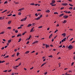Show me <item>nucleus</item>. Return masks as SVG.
<instances>
[{
	"instance_id": "nucleus-1",
	"label": "nucleus",
	"mask_w": 75,
	"mask_h": 75,
	"mask_svg": "<svg viewBox=\"0 0 75 75\" xmlns=\"http://www.w3.org/2000/svg\"><path fill=\"white\" fill-rule=\"evenodd\" d=\"M52 3H51L50 4L52 6H55L57 4H54V3H55V0H52Z\"/></svg>"
},
{
	"instance_id": "nucleus-2",
	"label": "nucleus",
	"mask_w": 75,
	"mask_h": 75,
	"mask_svg": "<svg viewBox=\"0 0 75 75\" xmlns=\"http://www.w3.org/2000/svg\"><path fill=\"white\" fill-rule=\"evenodd\" d=\"M72 46L71 45H70L69 47H68V48L69 49H70V50H71V49H72Z\"/></svg>"
},
{
	"instance_id": "nucleus-3",
	"label": "nucleus",
	"mask_w": 75,
	"mask_h": 75,
	"mask_svg": "<svg viewBox=\"0 0 75 75\" xmlns=\"http://www.w3.org/2000/svg\"><path fill=\"white\" fill-rule=\"evenodd\" d=\"M62 5H63V6H67L68 5V4L67 3H62Z\"/></svg>"
},
{
	"instance_id": "nucleus-4",
	"label": "nucleus",
	"mask_w": 75,
	"mask_h": 75,
	"mask_svg": "<svg viewBox=\"0 0 75 75\" xmlns=\"http://www.w3.org/2000/svg\"><path fill=\"white\" fill-rule=\"evenodd\" d=\"M68 17V16H67L66 15L63 16V18H67Z\"/></svg>"
},
{
	"instance_id": "nucleus-5",
	"label": "nucleus",
	"mask_w": 75,
	"mask_h": 75,
	"mask_svg": "<svg viewBox=\"0 0 75 75\" xmlns=\"http://www.w3.org/2000/svg\"><path fill=\"white\" fill-rule=\"evenodd\" d=\"M62 35H63V37H65L66 36V34L64 33L62 34Z\"/></svg>"
},
{
	"instance_id": "nucleus-6",
	"label": "nucleus",
	"mask_w": 75,
	"mask_h": 75,
	"mask_svg": "<svg viewBox=\"0 0 75 75\" xmlns=\"http://www.w3.org/2000/svg\"><path fill=\"white\" fill-rule=\"evenodd\" d=\"M24 10V8H21V9H19L18 10V11H21V10Z\"/></svg>"
},
{
	"instance_id": "nucleus-7",
	"label": "nucleus",
	"mask_w": 75,
	"mask_h": 75,
	"mask_svg": "<svg viewBox=\"0 0 75 75\" xmlns=\"http://www.w3.org/2000/svg\"><path fill=\"white\" fill-rule=\"evenodd\" d=\"M32 25V24H29L27 26V27H30Z\"/></svg>"
},
{
	"instance_id": "nucleus-8",
	"label": "nucleus",
	"mask_w": 75,
	"mask_h": 75,
	"mask_svg": "<svg viewBox=\"0 0 75 75\" xmlns=\"http://www.w3.org/2000/svg\"><path fill=\"white\" fill-rule=\"evenodd\" d=\"M40 18L38 17L37 18H35V20H40Z\"/></svg>"
},
{
	"instance_id": "nucleus-9",
	"label": "nucleus",
	"mask_w": 75,
	"mask_h": 75,
	"mask_svg": "<svg viewBox=\"0 0 75 75\" xmlns=\"http://www.w3.org/2000/svg\"><path fill=\"white\" fill-rule=\"evenodd\" d=\"M67 21L66 20H65L64 21H63V24H65V23H67Z\"/></svg>"
},
{
	"instance_id": "nucleus-10",
	"label": "nucleus",
	"mask_w": 75,
	"mask_h": 75,
	"mask_svg": "<svg viewBox=\"0 0 75 75\" xmlns=\"http://www.w3.org/2000/svg\"><path fill=\"white\" fill-rule=\"evenodd\" d=\"M38 42V41H35L32 44H36V43H37Z\"/></svg>"
},
{
	"instance_id": "nucleus-11",
	"label": "nucleus",
	"mask_w": 75,
	"mask_h": 75,
	"mask_svg": "<svg viewBox=\"0 0 75 75\" xmlns=\"http://www.w3.org/2000/svg\"><path fill=\"white\" fill-rule=\"evenodd\" d=\"M52 34L50 35L49 38H51L52 37Z\"/></svg>"
},
{
	"instance_id": "nucleus-12",
	"label": "nucleus",
	"mask_w": 75,
	"mask_h": 75,
	"mask_svg": "<svg viewBox=\"0 0 75 75\" xmlns=\"http://www.w3.org/2000/svg\"><path fill=\"white\" fill-rule=\"evenodd\" d=\"M11 23V21H8V24H10Z\"/></svg>"
},
{
	"instance_id": "nucleus-13",
	"label": "nucleus",
	"mask_w": 75,
	"mask_h": 75,
	"mask_svg": "<svg viewBox=\"0 0 75 75\" xmlns=\"http://www.w3.org/2000/svg\"><path fill=\"white\" fill-rule=\"evenodd\" d=\"M34 28V27H33L31 28V29L30 30V32H32V31H33V30Z\"/></svg>"
},
{
	"instance_id": "nucleus-14",
	"label": "nucleus",
	"mask_w": 75,
	"mask_h": 75,
	"mask_svg": "<svg viewBox=\"0 0 75 75\" xmlns=\"http://www.w3.org/2000/svg\"><path fill=\"white\" fill-rule=\"evenodd\" d=\"M11 42V40H9L8 41V43H10V42Z\"/></svg>"
},
{
	"instance_id": "nucleus-15",
	"label": "nucleus",
	"mask_w": 75,
	"mask_h": 75,
	"mask_svg": "<svg viewBox=\"0 0 75 75\" xmlns=\"http://www.w3.org/2000/svg\"><path fill=\"white\" fill-rule=\"evenodd\" d=\"M27 18V17H25V18L23 19V20L24 21H25V20H26Z\"/></svg>"
},
{
	"instance_id": "nucleus-16",
	"label": "nucleus",
	"mask_w": 75,
	"mask_h": 75,
	"mask_svg": "<svg viewBox=\"0 0 75 75\" xmlns=\"http://www.w3.org/2000/svg\"><path fill=\"white\" fill-rule=\"evenodd\" d=\"M64 13H62V14H60L59 16V17H62V16H63V15H64Z\"/></svg>"
},
{
	"instance_id": "nucleus-17",
	"label": "nucleus",
	"mask_w": 75,
	"mask_h": 75,
	"mask_svg": "<svg viewBox=\"0 0 75 75\" xmlns=\"http://www.w3.org/2000/svg\"><path fill=\"white\" fill-rule=\"evenodd\" d=\"M46 13H50V10H48L47 11H46Z\"/></svg>"
},
{
	"instance_id": "nucleus-18",
	"label": "nucleus",
	"mask_w": 75,
	"mask_h": 75,
	"mask_svg": "<svg viewBox=\"0 0 75 75\" xmlns=\"http://www.w3.org/2000/svg\"><path fill=\"white\" fill-rule=\"evenodd\" d=\"M4 33V31L2 32L1 33H0V34H3Z\"/></svg>"
},
{
	"instance_id": "nucleus-19",
	"label": "nucleus",
	"mask_w": 75,
	"mask_h": 75,
	"mask_svg": "<svg viewBox=\"0 0 75 75\" xmlns=\"http://www.w3.org/2000/svg\"><path fill=\"white\" fill-rule=\"evenodd\" d=\"M12 16V14H11L8 15L7 16L8 17H10V16Z\"/></svg>"
},
{
	"instance_id": "nucleus-20",
	"label": "nucleus",
	"mask_w": 75,
	"mask_h": 75,
	"mask_svg": "<svg viewBox=\"0 0 75 75\" xmlns=\"http://www.w3.org/2000/svg\"><path fill=\"white\" fill-rule=\"evenodd\" d=\"M21 41V38H20L19 39V41H18V42H20V41Z\"/></svg>"
},
{
	"instance_id": "nucleus-21",
	"label": "nucleus",
	"mask_w": 75,
	"mask_h": 75,
	"mask_svg": "<svg viewBox=\"0 0 75 75\" xmlns=\"http://www.w3.org/2000/svg\"><path fill=\"white\" fill-rule=\"evenodd\" d=\"M73 9V8H72V7H70L69 8V10H72Z\"/></svg>"
},
{
	"instance_id": "nucleus-22",
	"label": "nucleus",
	"mask_w": 75,
	"mask_h": 75,
	"mask_svg": "<svg viewBox=\"0 0 75 75\" xmlns=\"http://www.w3.org/2000/svg\"><path fill=\"white\" fill-rule=\"evenodd\" d=\"M30 52L29 51H27L25 52V54H28Z\"/></svg>"
},
{
	"instance_id": "nucleus-23",
	"label": "nucleus",
	"mask_w": 75,
	"mask_h": 75,
	"mask_svg": "<svg viewBox=\"0 0 75 75\" xmlns=\"http://www.w3.org/2000/svg\"><path fill=\"white\" fill-rule=\"evenodd\" d=\"M22 35H21L20 34V35H18L17 36V37H20V36H21Z\"/></svg>"
},
{
	"instance_id": "nucleus-24",
	"label": "nucleus",
	"mask_w": 75,
	"mask_h": 75,
	"mask_svg": "<svg viewBox=\"0 0 75 75\" xmlns=\"http://www.w3.org/2000/svg\"><path fill=\"white\" fill-rule=\"evenodd\" d=\"M26 33V31H25L22 34V35H24L25 34V33Z\"/></svg>"
},
{
	"instance_id": "nucleus-25",
	"label": "nucleus",
	"mask_w": 75,
	"mask_h": 75,
	"mask_svg": "<svg viewBox=\"0 0 75 75\" xmlns=\"http://www.w3.org/2000/svg\"><path fill=\"white\" fill-rule=\"evenodd\" d=\"M53 57V56H52V55H50V56H48V57H49L50 58H52Z\"/></svg>"
},
{
	"instance_id": "nucleus-26",
	"label": "nucleus",
	"mask_w": 75,
	"mask_h": 75,
	"mask_svg": "<svg viewBox=\"0 0 75 75\" xmlns=\"http://www.w3.org/2000/svg\"><path fill=\"white\" fill-rule=\"evenodd\" d=\"M30 5H32V6H34V4L33 3H32L31 4H30Z\"/></svg>"
},
{
	"instance_id": "nucleus-27",
	"label": "nucleus",
	"mask_w": 75,
	"mask_h": 75,
	"mask_svg": "<svg viewBox=\"0 0 75 75\" xmlns=\"http://www.w3.org/2000/svg\"><path fill=\"white\" fill-rule=\"evenodd\" d=\"M42 27V26L41 25L39 27H38V28H41Z\"/></svg>"
},
{
	"instance_id": "nucleus-28",
	"label": "nucleus",
	"mask_w": 75,
	"mask_h": 75,
	"mask_svg": "<svg viewBox=\"0 0 75 75\" xmlns=\"http://www.w3.org/2000/svg\"><path fill=\"white\" fill-rule=\"evenodd\" d=\"M69 5L70 6H71V7H73V5L72 4H69Z\"/></svg>"
},
{
	"instance_id": "nucleus-29",
	"label": "nucleus",
	"mask_w": 75,
	"mask_h": 75,
	"mask_svg": "<svg viewBox=\"0 0 75 75\" xmlns=\"http://www.w3.org/2000/svg\"><path fill=\"white\" fill-rule=\"evenodd\" d=\"M31 38V35H30L29 36V37L28 38V40H30V39Z\"/></svg>"
},
{
	"instance_id": "nucleus-30",
	"label": "nucleus",
	"mask_w": 75,
	"mask_h": 75,
	"mask_svg": "<svg viewBox=\"0 0 75 75\" xmlns=\"http://www.w3.org/2000/svg\"><path fill=\"white\" fill-rule=\"evenodd\" d=\"M66 38H64V39H63L64 40V41H66Z\"/></svg>"
},
{
	"instance_id": "nucleus-31",
	"label": "nucleus",
	"mask_w": 75,
	"mask_h": 75,
	"mask_svg": "<svg viewBox=\"0 0 75 75\" xmlns=\"http://www.w3.org/2000/svg\"><path fill=\"white\" fill-rule=\"evenodd\" d=\"M54 14H58V13L57 12H55L54 13Z\"/></svg>"
},
{
	"instance_id": "nucleus-32",
	"label": "nucleus",
	"mask_w": 75,
	"mask_h": 75,
	"mask_svg": "<svg viewBox=\"0 0 75 75\" xmlns=\"http://www.w3.org/2000/svg\"><path fill=\"white\" fill-rule=\"evenodd\" d=\"M18 55H20V53H19V52L17 53L16 54L17 56H18Z\"/></svg>"
},
{
	"instance_id": "nucleus-33",
	"label": "nucleus",
	"mask_w": 75,
	"mask_h": 75,
	"mask_svg": "<svg viewBox=\"0 0 75 75\" xmlns=\"http://www.w3.org/2000/svg\"><path fill=\"white\" fill-rule=\"evenodd\" d=\"M45 47L46 48H48V45H47V44H46Z\"/></svg>"
},
{
	"instance_id": "nucleus-34",
	"label": "nucleus",
	"mask_w": 75,
	"mask_h": 75,
	"mask_svg": "<svg viewBox=\"0 0 75 75\" xmlns=\"http://www.w3.org/2000/svg\"><path fill=\"white\" fill-rule=\"evenodd\" d=\"M21 15V12H19L18 13V15H19V16H20V15Z\"/></svg>"
},
{
	"instance_id": "nucleus-35",
	"label": "nucleus",
	"mask_w": 75,
	"mask_h": 75,
	"mask_svg": "<svg viewBox=\"0 0 75 75\" xmlns=\"http://www.w3.org/2000/svg\"><path fill=\"white\" fill-rule=\"evenodd\" d=\"M63 12L65 13H68V11H65Z\"/></svg>"
},
{
	"instance_id": "nucleus-36",
	"label": "nucleus",
	"mask_w": 75,
	"mask_h": 75,
	"mask_svg": "<svg viewBox=\"0 0 75 75\" xmlns=\"http://www.w3.org/2000/svg\"><path fill=\"white\" fill-rule=\"evenodd\" d=\"M35 25V23H32V25Z\"/></svg>"
},
{
	"instance_id": "nucleus-37",
	"label": "nucleus",
	"mask_w": 75,
	"mask_h": 75,
	"mask_svg": "<svg viewBox=\"0 0 75 75\" xmlns=\"http://www.w3.org/2000/svg\"><path fill=\"white\" fill-rule=\"evenodd\" d=\"M73 38H71V39L69 41H72V40H73Z\"/></svg>"
},
{
	"instance_id": "nucleus-38",
	"label": "nucleus",
	"mask_w": 75,
	"mask_h": 75,
	"mask_svg": "<svg viewBox=\"0 0 75 75\" xmlns=\"http://www.w3.org/2000/svg\"><path fill=\"white\" fill-rule=\"evenodd\" d=\"M42 17V15H41L39 17L40 18H41Z\"/></svg>"
},
{
	"instance_id": "nucleus-39",
	"label": "nucleus",
	"mask_w": 75,
	"mask_h": 75,
	"mask_svg": "<svg viewBox=\"0 0 75 75\" xmlns=\"http://www.w3.org/2000/svg\"><path fill=\"white\" fill-rule=\"evenodd\" d=\"M5 16H3L2 17V20H3V19H4V18H5Z\"/></svg>"
},
{
	"instance_id": "nucleus-40",
	"label": "nucleus",
	"mask_w": 75,
	"mask_h": 75,
	"mask_svg": "<svg viewBox=\"0 0 75 75\" xmlns=\"http://www.w3.org/2000/svg\"><path fill=\"white\" fill-rule=\"evenodd\" d=\"M68 14H70L71 13V11H69L68 12Z\"/></svg>"
},
{
	"instance_id": "nucleus-41",
	"label": "nucleus",
	"mask_w": 75,
	"mask_h": 75,
	"mask_svg": "<svg viewBox=\"0 0 75 75\" xmlns=\"http://www.w3.org/2000/svg\"><path fill=\"white\" fill-rule=\"evenodd\" d=\"M15 32L16 33H18V30H15Z\"/></svg>"
},
{
	"instance_id": "nucleus-42",
	"label": "nucleus",
	"mask_w": 75,
	"mask_h": 75,
	"mask_svg": "<svg viewBox=\"0 0 75 75\" xmlns=\"http://www.w3.org/2000/svg\"><path fill=\"white\" fill-rule=\"evenodd\" d=\"M29 43H30V42L29 41H28L26 43V44H29Z\"/></svg>"
},
{
	"instance_id": "nucleus-43",
	"label": "nucleus",
	"mask_w": 75,
	"mask_h": 75,
	"mask_svg": "<svg viewBox=\"0 0 75 75\" xmlns=\"http://www.w3.org/2000/svg\"><path fill=\"white\" fill-rule=\"evenodd\" d=\"M7 11V10L6 9V10H4V12H6V11Z\"/></svg>"
},
{
	"instance_id": "nucleus-44",
	"label": "nucleus",
	"mask_w": 75,
	"mask_h": 75,
	"mask_svg": "<svg viewBox=\"0 0 75 75\" xmlns=\"http://www.w3.org/2000/svg\"><path fill=\"white\" fill-rule=\"evenodd\" d=\"M22 28L21 27H18V29H20V28Z\"/></svg>"
},
{
	"instance_id": "nucleus-45",
	"label": "nucleus",
	"mask_w": 75,
	"mask_h": 75,
	"mask_svg": "<svg viewBox=\"0 0 75 75\" xmlns=\"http://www.w3.org/2000/svg\"><path fill=\"white\" fill-rule=\"evenodd\" d=\"M74 64V62H73L71 63V66H72L73 65V64Z\"/></svg>"
},
{
	"instance_id": "nucleus-46",
	"label": "nucleus",
	"mask_w": 75,
	"mask_h": 75,
	"mask_svg": "<svg viewBox=\"0 0 75 75\" xmlns=\"http://www.w3.org/2000/svg\"><path fill=\"white\" fill-rule=\"evenodd\" d=\"M35 16H38V14H37V13L35 14Z\"/></svg>"
},
{
	"instance_id": "nucleus-47",
	"label": "nucleus",
	"mask_w": 75,
	"mask_h": 75,
	"mask_svg": "<svg viewBox=\"0 0 75 75\" xmlns=\"http://www.w3.org/2000/svg\"><path fill=\"white\" fill-rule=\"evenodd\" d=\"M7 28H8V29H11V27H8Z\"/></svg>"
},
{
	"instance_id": "nucleus-48",
	"label": "nucleus",
	"mask_w": 75,
	"mask_h": 75,
	"mask_svg": "<svg viewBox=\"0 0 75 75\" xmlns=\"http://www.w3.org/2000/svg\"><path fill=\"white\" fill-rule=\"evenodd\" d=\"M7 3V1H5L4 3V4H6Z\"/></svg>"
},
{
	"instance_id": "nucleus-49",
	"label": "nucleus",
	"mask_w": 75,
	"mask_h": 75,
	"mask_svg": "<svg viewBox=\"0 0 75 75\" xmlns=\"http://www.w3.org/2000/svg\"><path fill=\"white\" fill-rule=\"evenodd\" d=\"M21 65V63H20L18 65L19 66H19H20Z\"/></svg>"
},
{
	"instance_id": "nucleus-50",
	"label": "nucleus",
	"mask_w": 75,
	"mask_h": 75,
	"mask_svg": "<svg viewBox=\"0 0 75 75\" xmlns=\"http://www.w3.org/2000/svg\"><path fill=\"white\" fill-rule=\"evenodd\" d=\"M33 68H34V67H33L32 68H30V70H31V69H33Z\"/></svg>"
},
{
	"instance_id": "nucleus-51",
	"label": "nucleus",
	"mask_w": 75,
	"mask_h": 75,
	"mask_svg": "<svg viewBox=\"0 0 75 75\" xmlns=\"http://www.w3.org/2000/svg\"><path fill=\"white\" fill-rule=\"evenodd\" d=\"M38 4H35V6H38Z\"/></svg>"
},
{
	"instance_id": "nucleus-52",
	"label": "nucleus",
	"mask_w": 75,
	"mask_h": 75,
	"mask_svg": "<svg viewBox=\"0 0 75 75\" xmlns=\"http://www.w3.org/2000/svg\"><path fill=\"white\" fill-rule=\"evenodd\" d=\"M11 70H9L8 71V72H11Z\"/></svg>"
},
{
	"instance_id": "nucleus-53",
	"label": "nucleus",
	"mask_w": 75,
	"mask_h": 75,
	"mask_svg": "<svg viewBox=\"0 0 75 75\" xmlns=\"http://www.w3.org/2000/svg\"><path fill=\"white\" fill-rule=\"evenodd\" d=\"M64 7H62L60 8V10H62V9H64Z\"/></svg>"
},
{
	"instance_id": "nucleus-54",
	"label": "nucleus",
	"mask_w": 75,
	"mask_h": 75,
	"mask_svg": "<svg viewBox=\"0 0 75 75\" xmlns=\"http://www.w3.org/2000/svg\"><path fill=\"white\" fill-rule=\"evenodd\" d=\"M8 57H9V56H8V55H7L5 57V58H8Z\"/></svg>"
},
{
	"instance_id": "nucleus-55",
	"label": "nucleus",
	"mask_w": 75,
	"mask_h": 75,
	"mask_svg": "<svg viewBox=\"0 0 75 75\" xmlns=\"http://www.w3.org/2000/svg\"><path fill=\"white\" fill-rule=\"evenodd\" d=\"M41 11V9H39L37 10V11Z\"/></svg>"
},
{
	"instance_id": "nucleus-56",
	"label": "nucleus",
	"mask_w": 75,
	"mask_h": 75,
	"mask_svg": "<svg viewBox=\"0 0 75 75\" xmlns=\"http://www.w3.org/2000/svg\"><path fill=\"white\" fill-rule=\"evenodd\" d=\"M14 37H16V36H12V38H14Z\"/></svg>"
},
{
	"instance_id": "nucleus-57",
	"label": "nucleus",
	"mask_w": 75,
	"mask_h": 75,
	"mask_svg": "<svg viewBox=\"0 0 75 75\" xmlns=\"http://www.w3.org/2000/svg\"><path fill=\"white\" fill-rule=\"evenodd\" d=\"M4 47H3L1 48V50H4Z\"/></svg>"
},
{
	"instance_id": "nucleus-58",
	"label": "nucleus",
	"mask_w": 75,
	"mask_h": 75,
	"mask_svg": "<svg viewBox=\"0 0 75 75\" xmlns=\"http://www.w3.org/2000/svg\"><path fill=\"white\" fill-rule=\"evenodd\" d=\"M34 52H35V51H33L31 52V54H32V53H34Z\"/></svg>"
},
{
	"instance_id": "nucleus-59",
	"label": "nucleus",
	"mask_w": 75,
	"mask_h": 75,
	"mask_svg": "<svg viewBox=\"0 0 75 75\" xmlns=\"http://www.w3.org/2000/svg\"><path fill=\"white\" fill-rule=\"evenodd\" d=\"M23 25H23V24L21 25H20V27H23Z\"/></svg>"
},
{
	"instance_id": "nucleus-60",
	"label": "nucleus",
	"mask_w": 75,
	"mask_h": 75,
	"mask_svg": "<svg viewBox=\"0 0 75 75\" xmlns=\"http://www.w3.org/2000/svg\"><path fill=\"white\" fill-rule=\"evenodd\" d=\"M7 71V70H4V71L5 72H6Z\"/></svg>"
},
{
	"instance_id": "nucleus-61",
	"label": "nucleus",
	"mask_w": 75,
	"mask_h": 75,
	"mask_svg": "<svg viewBox=\"0 0 75 75\" xmlns=\"http://www.w3.org/2000/svg\"><path fill=\"white\" fill-rule=\"evenodd\" d=\"M11 57H14V54H13L11 56Z\"/></svg>"
},
{
	"instance_id": "nucleus-62",
	"label": "nucleus",
	"mask_w": 75,
	"mask_h": 75,
	"mask_svg": "<svg viewBox=\"0 0 75 75\" xmlns=\"http://www.w3.org/2000/svg\"><path fill=\"white\" fill-rule=\"evenodd\" d=\"M21 21H24V19H21Z\"/></svg>"
},
{
	"instance_id": "nucleus-63",
	"label": "nucleus",
	"mask_w": 75,
	"mask_h": 75,
	"mask_svg": "<svg viewBox=\"0 0 75 75\" xmlns=\"http://www.w3.org/2000/svg\"><path fill=\"white\" fill-rule=\"evenodd\" d=\"M57 2H61V0L60 1H57Z\"/></svg>"
},
{
	"instance_id": "nucleus-64",
	"label": "nucleus",
	"mask_w": 75,
	"mask_h": 75,
	"mask_svg": "<svg viewBox=\"0 0 75 75\" xmlns=\"http://www.w3.org/2000/svg\"><path fill=\"white\" fill-rule=\"evenodd\" d=\"M75 59V55L74 56L73 59L74 60Z\"/></svg>"
}]
</instances>
